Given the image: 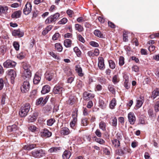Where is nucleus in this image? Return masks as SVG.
<instances>
[{"label": "nucleus", "mask_w": 159, "mask_h": 159, "mask_svg": "<svg viewBox=\"0 0 159 159\" xmlns=\"http://www.w3.org/2000/svg\"><path fill=\"white\" fill-rule=\"evenodd\" d=\"M78 37L79 39V40L82 42L84 43L85 42V40L84 38L80 35L79 34L78 35Z\"/></svg>", "instance_id": "nucleus-57"}, {"label": "nucleus", "mask_w": 159, "mask_h": 159, "mask_svg": "<svg viewBox=\"0 0 159 159\" xmlns=\"http://www.w3.org/2000/svg\"><path fill=\"white\" fill-rule=\"evenodd\" d=\"M60 16V14L58 12L56 13L53 15H52L45 20L46 24H49L55 22Z\"/></svg>", "instance_id": "nucleus-3"}, {"label": "nucleus", "mask_w": 159, "mask_h": 159, "mask_svg": "<svg viewBox=\"0 0 159 159\" xmlns=\"http://www.w3.org/2000/svg\"><path fill=\"white\" fill-rule=\"evenodd\" d=\"M41 79V74L39 73H36L33 79L34 83V84H37L40 82Z\"/></svg>", "instance_id": "nucleus-17"}, {"label": "nucleus", "mask_w": 159, "mask_h": 159, "mask_svg": "<svg viewBox=\"0 0 159 159\" xmlns=\"http://www.w3.org/2000/svg\"><path fill=\"white\" fill-rule=\"evenodd\" d=\"M6 84V83L5 81H4V80L2 78L0 79V90H2L4 87V83Z\"/></svg>", "instance_id": "nucleus-44"}, {"label": "nucleus", "mask_w": 159, "mask_h": 159, "mask_svg": "<svg viewBox=\"0 0 159 159\" xmlns=\"http://www.w3.org/2000/svg\"><path fill=\"white\" fill-rule=\"evenodd\" d=\"M67 21V19L66 18H63L58 22L59 24H64Z\"/></svg>", "instance_id": "nucleus-46"}, {"label": "nucleus", "mask_w": 159, "mask_h": 159, "mask_svg": "<svg viewBox=\"0 0 159 159\" xmlns=\"http://www.w3.org/2000/svg\"><path fill=\"white\" fill-rule=\"evenodd\" d=\"M37 93V90L36 89L33 90L30 92V97L32 98H33Z\"/></svg>", "instance_id": "nucleus-55"}, {"label": "nucleus", "mask_w": 159, "mask_h": 159, "mask_svg": "<svg viewBox=\"0 0 159 159\" xmlns=\"http://www.w3.org/2000/svg\"><path fill=\"white\" fill-rule=\"evenodd\" d=\"M71 41L70 39H66L64 41V45L66 48H69L71 47Z\"/></svg>", "instance_id": "nucleus-28"}, {"label": "nucleus", "mask_w": 159, "mask_h": 159, "mask_svg": "<svg viewBox=\"0 0 159 159\" xmlns=\"http://www.w3.org/2000/svg\"><path fill=\"white\" fill-rule=\"evenodd\" d=\"M12 35L16 37H22L24 34L23 31H21L20 29L13 30L12 32Z\"/></svg>", "instance_id": "nucleus-10"}, {"label": "nucleus", "mask_w": 159, "mask_h": 159, "mask_svg": "<svg viewBox=\"0 0 159 159\" xmlns=\"http://www.w3.org/2000/svg\"><path fill=\"white\" fill-rule=\"evenodd\" d=\"M30 88V84L29 82L25 80L23 85L21 87V91L23 93H26L29 90Z\"/></svg>", "instance_id": "nucleus-7"}, {"label": "nucleus", "mask_w": 159, "mask_h": 159, "mask_svg": "<svg viewBox=\"0 0 159 159\" xmlns=\"http://www.w3.org/2000/svg\"><path fill=\"white\" fill-rule=\"evenodd\" d=\"M28 121L29 122H34L36 120V119H35L34 116L32 115L29 116L28 117Z\"/></svg>", "instance_id": "nucleus-49"}, {"label": "nucleus", "mask_w": 159, "mask_h": 159, "mask_svg": "<svg viewBox=\"0 0 159 159\" xmlns=\"http://www.w3.org/2000/svg\"><path fill=\"white\" fill-rule=\"evenodd\" d=\"M32 156L35 158H40L45 156V151L42 149H35L31 152Z\"/></svg>", "instance_id": "nucleus-2"}, {"label": "nucleus", "mask_w": 159, "mask_h": 159, "mask_svg": "<svg viewBox=\"0 0 159 159\" xmlns=\"http://www.w3.org/2000/svg\"><path fill=\"white\" fill-rule=\"evenodd\" d=\"M96 135L98 137H101L102 136V133L99 129H97L95 132Z\"/></svg>", "instance_id": "nucleus-53"}, {"label": "nucleus", "mask_w": 159, "mask_h": 159, "mask_svg": "<svg viewBox=\"0 0 159 159\" xmlns=\"http://www.w3.org/2000/svg\"><path fill=\"white\" fill-rule=\"evenodd\" d=\"M59 150L58 148L57 147H53L49 149L48 151L51 153H53L54 152H56Z\"/></svg>", "instance_id": "nucleus-47"}, {"label": "nucleus", "mask_w": 159, "mask_h": 159, "mask_svg": "<svg viewBox=\"0 0 159 159\" xmlns=\"http://www.w3.org/2000/svg\"><path fill=\"white\" fill-rule=\"evenodd\" d=\"M93 34L96 36L101 38H104L103 34L100 31L98 30H94Z\"/></svg>", "instance_id": "nucleus-24"}, {"label": "nucleus", "mask_w": 159, "mask_h": 159, "mask_svg": "<svg viewBox=\"0 0 159 159\" xmlns=\"http://www.w3.org/2000/svg\"><path fill=\"white\" fill-rule=\"evenodd\" d=\"M139 98L140 100H138L136 106L138 108H140L142 106L143 102V97L141 96Z\"/></svg>", "instance_id": "nucleus-23"}, {"label": "nucleus", "mask_w": 159, "mask_h": 159, "mask_svg": "<svg viewBox=\"0 0 159 159\" xmlns=\"http://www.w3.org/2000/svg\"><path fill=\"white\" fill-rule=\"evenodd\" d=\"M73 12V11L70 9H68L66 11V13L70 17H72Z\"/></svg>", "instance_id": "nucleus-62"}, {"label": "nucleus", "mask_w": 159, "mask_h": 159, "mask_svg": "<svg viewBox=\"0 0 159 159\" xmlns=\"http://www.w3.org/2000/svg\"><path fill=\"white\" fill-rule=\"evenodd\" d=\"M98 66L99 69L101 70H103L105 69V64L104 59L102 57H99L98 58Z\"/></svg>", "instance_id": "nucleus-13"}, {"label": "nucleus", "mask_w": 159, "mask_h": 159, "mask_svg": "<svg viewBox=\"0 0 159 159\" xmlns=\"http://www.w3.org/2000/svg\"><path fill=\"white\" fill-rule=\"evenodd\" d=\"M148 114L151 117L155 118L156 116V113H154L152 109H150L148 111Z\"/></svg>", "instance_id": "nucleus-41"}, {"label": "nucleus", "mask_w": 159, "mask_h": 159, "mask_svg": "<svg viewBox=\"0 0 159 159\" xmlns=\"http://www.w3.org/2000/svg\"><path fill=\"white\" fill-rule=\"evenodd\" d=\"M46 80L49 81H51L52 80H55L56 76V73L51 71L49 73H46L45 74Z\"/></svg>", "instance_id": "nucleus-11"}, {"label": "nucleus", "mask_w": 159, "mask_h": 159, "mask_svg": "<svg viewBox=\"0 0 159 159\" xmlns=\"http://www.w3.org/2000/svg\"><path fill=\"white\" fill-rule=\"evenodd\" d=\"M22 77L23 79L25 80V81H28L31 77V73L30 70H24L22 74Z\"/></svg>", "instance_id": "nucleus-8"}, {"label": "nucleus", "mask_w": 159, "mask_h": 159, "mask_svg": "<svg viewBox=\"0 0 159 159\" xmlns=\"http://www.w3.org/2000/svg\"><path fill=\"white\" fill-rule=\"evenodd\" d=\"M75 28L76 30L79 32H82L83 30V28L81 25L79 24H75Z\"/></svg>", "instance_id": "nucleus-36"}, {"label": "nucleus", "mask_w": 159, "mask_h": 159, "mask_svg": "<svg viewBox=\"0 0 159 159\" xmlns=\"http://www.w3.org/2000/svg\"><path fill=\"white\" fill-rule=\"evenodd\" d=\"M21 14V11L18 10L14 12L11 15V17L13 19H16L20 17Z\"/></svg>", "instance_id": "nucleus-19"}, {"label": "nucleus", "mask_w": 159, "mask_h": 159, "mask_svg": "<svg viewBox=\"0 0 159 159\" xmlns=\"http://www.w3.org/2000/svg\"><path fill=\"white\" fill-rule=\"evenodd\" d=\"M108 25L111 28H115V25L114 23L111 22L110 21H108Z\"/></svg>", "instance_id": "nucleus-60"}, {"label": "nucleus", "mask_w": 159, "mask_h": 159, "mask_svg": "<svg viewBox=\"0 0 159 159\" xmlns=\"http://www.w3.org/2000/svg\"><path fill=\"white\" fill-rule=\"evenodd\" d=\"M71 155V152L68 150H65L62 155L64 159H69Z\"/></svg>", "instance_id": "nucleus-22"}, {"label": "nucleus", "mask_w": 159, "mask_h": 159, "mask_svg": "<svg viewBox=\"0 0 159 159\" xmlns=\"http://www.w3.org/2000/svg\"><path fill=\"white\" fill-rule=\"evenodd\" d=\"M13 46L16 51H18L19 49L20 45L19 43L16 41H14L13 43Z\"/></svg>", "instance_id": "nucleus-40"}, {"label": "nucleus", "mask_w": 159, "mask_h": 159, "mask_svg": "<svg viewBox=\"0 0 159 159\" xmlns=\"http://www.w3.org/2000/svg\"><path fill=\"white\" fill-rule=\"evenodd\" d=\"M63 90L64 88L63 87L62 85L61 84H57L54 87L52 92L53 93L55 94L60 95L62 94Z\"/></svg>", "instance_id": "nucleus-4"}, {"label": "nucleus", "mask_w": 159, "mask_h": 159, "mask_svg": "<svg viewBox=\"0 0 159 159\" xmlns=\"http://www.w3.org/2000/svg\"><path fill=\"white\" fill-rule=\"evenodd\" d=\"M125 119L123 117H120L118 118V121L121 124H123L124 123Z\"/></svg>", "instance_id": "nucleus-63"}, {"label": "nucleus", "mask_w": 159, "mask_h": 159, "mask_svg": "<svg viewBox=\"0 0 159 159\" xmlns=\"http://www.w3.org/2000/svg\"><path fill=\"white\" fill-rule=\"evenodd\" d=\"M99 104L100 107L102 109H104L106 107V105L105 103H104L103 101L102 100H100Z\"/></svg>", "instance_id": "nucleus-48"}, {"label": "nucleus", "mask_w": 159, "mask_h": 159, "mask_svg": "<svg viewBox=\"0 0 159 159\" xmlns=\"http://www.w3.org/2000/svg\"><path fill=\"white\" fill-rule=\"evenodd\" d=\"M30 105L29 103H26L22 106L19 111V115L21 117L26 116L30 110Z\"/></svg>", "instance_id": "nucleus-1"}, {"label": "nucleus", "mask_w": 159, "mask_h": 159, "mask_svg": "<svg viewBox=\"0 0 159 159\" xmlns=\"http://www.w3.org/2000/svg\"><path fill=\"white\" fill-rule=\"evenodd\" d=\"M106 123L103 121H101L99 124L100 128L102 129L103 131L106 130Z\"/></svg>", "instance_id": "nucleus-37"}, {"label": "nucleus", "mask_w": 159, "mask_h": 159, "mask_svg": "<svg viewBox=\"0 0 159 159\" xmlns=\"http://www.w3.org/2000/svg\"><path fill=\"white\" fill-rule=\"evenodd\" d=\"M55 47L56 49L58 51L61 52L62 51L63 48L62 46L60 43H57L55 44Z\"/></svg>", "instance_id": "nucleus-31"}, {"label": "nucleus", "mask_w": 159, "mask_h": 159, "mask_svg": "<svg viewBox=\"0 0 159 159\" xmlns=\"http://www.w3.org/2000/svg\"><path fill=\"white\" fill-rule=\"evenodd\" d=\"M51 87L48 85L44 86L42 88L41 93L42 94H45L49 92L50 90Z\"/></svg>", "instance_id": "nucleus-18"}, {"label": "nucleus", "mask_w": 159, "mask_h": 159, "mask_svg": "<svg viewBox=\"0 0 159 159\" xmlns=\"http://www.w3.org/2000/svg\"><path fill=\"white\" fill-rule=\"evenodd\" d=\"M124 58L123 56H120L119 59V65L120 66H122L124 64Z\"/></svg>", "instance_id": "nucleus-42"}, {"label": "nucleus", "mask_w": 159, "mask_h": 159, "mask_svg": "<svg viewBox=\"0 0 159 159\" xmlns=\"http://www.w3.org/2000/svg\"><path fill=\"white\" fill-rule=\"evenodd\" d=\"M131 59L134 61L136 63H138L139 62V59L135 56H132L131 57Z\"/></svg>", "instance_id": "nucleus-59"}, {"label": "nucleus", "mask_w": 159, "mask_h": 159, "mask_svg": "<svg viewBox=\"0 0 159 159\" xmlns=\"http://www.w3.org/2000/svg\"><path fill=\"white\" fill-rule=\"evenodd\" d=\"M16 63L15 61L10 60H7L3 63V66L4 68H13L16 65Z\"/></svg>", "instance_id": "nucleus-6"}, {"label": "nucleus", "mask_w": 159, "mask_h": 159, "mask_svg": "<svg viewBox=\"0 0 159 159\" xmlns=\"http://www.w3.org/2000/svg\"><path fill=\"white\" fill-rule=\"evenodd\" d=\"M8 71V75L10 78L11 83L12 84H14L15 79L16 76V73L13 69H10Z\"/></svg>", "instance_id": "nucleus-5"}, {"label": "nucleus", "mask_w": 159, "mask_h": 159, "mask_svg": "<svg viewBox=\"0 0 159 159\" xmlns=\"http://www.w3.org/2000/svg\"><path fill=\"white\" fill-rule=\"evenodd\" d=\"M43 100V98L41 97L38 99H37L36 102V104L37 105H39L40 104L41 105L42 102V101Z\"/></svg>", "instance_id": "nucleus-51"}, {"label": "nucleus", "mask_w": 159, "mask_h": 159, "mask_svg": "<svg viewBox=\"0 0 159 159\" xmlns=\"http://www.w3.org/2000/svg\"><path fill=\"white\" fill-rule=\"evenodd\" d=\"M133 70L135 72H138L139 70V68L138 66H134L132 67Z\"/></svg>", "instance_id": "nucleus-64"}, {"label": "nucleus", "mask_w": 159, "mask_h": 159, "mask_svg": "<svg viewBox=\"0 0 159 159\" xmlns=\"http://www.w3.org/2000/svg\"><path fill=\"white\" fill-rule=\"evenodd\" d=\"M36 147L35 144H31L25 145L23 147L24 150L30 151Z\"/></svg>", "instance_id": "nucleus-21"}, {"label": "nucleus", "mask_w": 159, "mask_h": 159, "mask_svg": "<svg viewBox=\"0 0 159 159\" xmlns=\"http://www.w3.org/2000/svg\"><path fill=\"white\" fill-rule=\"evenodd\" d=\"M112 125L114 127H116L117 125V119L116 117L113 118L112 119Z\"/></svg>", "instance_id": "nucleus-45"}, {"label": "nucleus", "mask_w": 159, "mask_h": 159, "mask_svg": "<svg viewBox=\"0 0 159 159\" xmlns=\"http://www.w3.org/2000/svg\"><path fill=\"white\" fill-rule=\"evenodd\" d=\"M92 138L94 139L95 141L101 144H103L105 143L104 140L99 138H98L96 136H94Z\"/></svg>", "instance_id": "nucleus-27"}, {"label": "nucleus", "mask_w": 159, "mask_h": 159, "mask_svg": "<svg viewBox=\"0 0 159 159\" xmlns=\"http://www.w3.org/2000/svg\"><path fill=\"white\" fill-rule=\"evenodd\" d=\"M49 54L52 57L58 60L59 59V57H58L57 55L53 52H51Z\"/></svg>", "instance_id": "nucleus-56"}, {"label": "nucleus", "mask_w": 159, "mask_h": 159, "mask_svg": "<svg viewBox=\"0 0 159 159\" xmlns=\"http://www.w3.org/2000/svg\"><path fill=\"white\" fill-rule=\"evenodd\" d=\"M89 44L90 45L93 47H98L99 46V44L94 41H91L90 42Z\"/></svg>", "instance_id": "nucleus-50"}, {"label": "nucleus", "mask_w": 159, "mask_h": 159, "mask_svg": "<svg viewBox=\"0 0 159 159\" xmlns=\"http://www.w3.org/2000/svg\"><path fill=\"white\" fill-rule=\"evenodd\" d=\"M119 81L118 75H116L113 76L112 79V82L114 84H116Z\"/></svg>", "instance_id": "nucleus-32"}, {"label": "nucleus", "mask_w": 159, "mask_h": 159, "mask_svg": "<svg viewBox=\"0 0 159 159\" xmlns=\"http://www.w3.org/2000/svg\"><path fill=\"white\" fill-rule=\"evenodd\" d=\"M8 10V7L7 6L4 7L0 6V14L6 13Z\"/></svg>", "instance_id": "nucleus-30"}, {"label": "nucleus", "mask_w": 159, "mask_h": 159, "mask_svg": "<svg viewBox=\"0 0 159 159\" xmlns=\"http://www.w3.org/2000/svg\"><path fill=\"white\" fill-rule=\"evenodd\" d=\"M55 122V120L54 118H51L47 120V123L48 125L52 126Z\"/></svg>", "instance_id": "nucleus-35"}, {"label": "nucleus", "mask_w": 159, "mask_h": 159, "mask_svg": "<svg viewBox=\"0 0 159 159\" xmlns=\"http://www.w3.org/2000/svg\"><path fill=\"white\" fill-rule=\"evenodd\" d=\"M159 89L156 88L155 89L152 93L151 95L149 98L153 101L159 95Z\"/></svg>", "instance_id": "nucleus-12"}, {"label": "nucleus", "mask_w": 159, "mask_h": 159, "mask_svg": "<svg viewBox=\"0 0 159 159\" xmlns=\"http://www.w3.org/2000/svg\"><path fill=\"white\" fill-rule=\"evenodd\" d=\"M75 70L78 73L79 76L82 77L83 75V74L82 73V70L79 65H76L75 66Z\"/></svg>", "instance_id": "nucleus-25"}, {"label": "nucleus", "mask_w": 159, "mask_h": 159, "mask_svg": "<svg viewBox=\"0 0 159 159\" xmlns=\"http://www.w3.org/2000/svg\"><path fill=\"white\" fill-rule=\"evenodd\" d=\"M109 66L112 69H114L116 67L114 62L112 60H109L108 61Z\"/></svg>", "instance_id": "nucleus-39"}, {"label": "nucleus", "mask_w": 159, "mask_h": 159, "mask_svg": "<svg viewBox=\"0 0 159 159\" xmlns=\"http://www.w3.org/2000/svg\"><path fill=\"white\" fill-rule=\"evenodd\" d=\"M7 129L9 132H16L18 129V127L16 125H13L7 127Z\"/></svg>", "instance_id": "nucleus-20"}, {"label": "nucleus", "mask_w": 159, "mask_h": 159, "mask_svg": "<svg viewBox=\"0 0 159 159\" xmlns=\"http://www.w3.org/2000/svg\"><path fill=\"white\" fill-rule=\"evenodd\" d=\"M41 135L42 137L49 138L52 135V133L48 130L44 129L40 132Z\"/></svg>", "instance_id": "nucleus-14"}, {"label": "nucleus", "mask_w": 159, "mask_h": 159, "mask_svg": "<svg viewBox=\"0 0 159 159\" xmlns=\"http://www.w3.org/2000/svg\"><path fill=\"white\" fill-rule=\"evenodd\" d=\"M77 121V119L75 118H74L73 120H72L70 123V125L71 127H74L75 125V124L76 121Z\"/></svg>", "instance_id": "nucleus-54"}, {"label": "nucleus", "mask_w": 159, "mask_h": 159, "mask_svg": "<svg viewBox=\"0 0 159 159\" xmlns=\"http://www.w3.org/2000/svg\"><path fill=\"white\" fill-rule=\"evenodd\" d=\"M69 130L67 127H64L62 128L61 131V134L63 135H68L69 134Z\"/></svg>", "instance_id": "nucleus-26"}, {"label": "nucleus", "mask_w": 159, "mask_h": 159, "mask_svg": "<svg viewBox=\"0 0 159 159\" xmlns=\"http://www.w3.org/2000/svg\"><path fill=\"white\" fill-rule=\"evenodd\" d=\"M60 36V34L58 33H56L52 37V39L54 40H57L58 37Z\"/></svg>", "instance_id": "nucleus-52"}, {"label": "nucleus", "mask_w": 159, "mask_h": 159, "mask_svg": "<svg viewBox=\"0 0 159 159\" xmlns=\"http://www.w3.org/2000/svg\"><path fill=\"white\" fill-rule=\"evenodd\" d=\"M73 50L78 57H80L81 56L82 54L81 52L78 47H75L74 48Z\"/></svg>", "instance_id": "nucleus-29"}, {"label": "nucleus", "mask_w": 159, "mask_h": 159, "mask_svg": "<svg viewBox=\"0 0 159 159\" xmlns=\"http://www.w3.org/2000/svg\"><path fill=\"white\" fill-rule=\"evenodd\" d=\"M83 98L85 100H89L94 97V95L89 93L85 92L83 94Z\"/></svg>", "instance_id": "nucleus-16"}, {"label": "nucleus", "mask_w": 159, "mask_h": 159, "mask_svg": "<svg viewBox=\"0 0 159 159\" xmlns=\"http://www.w3.org/2000/svg\"><path fill=\"white\" fill-rule=\"evenodd\" d=\"M93 106V102L92 101H90L88 102L87 105V107L88 108H90L91 107Z\"/></svg>", "instance_id": "nucleus-61"}, {"label": "nucleus", "mask_w": 159, "mask_h": 159, "mask_svg": "<svg viewBox=\"0 0 159 159\" xmlns=\"http://www.w3.org/2000/svg\"><path fill=\"white\" fill-rule=\"evenodd\" d=\"M129 122L132 125L134 124L135 121V117L134 114L132 112H129L128 115Z\"/></svg>", "instance_id": "nucleus-15"}, {"label": "nucleus", "mask_w": 159, "mask_h": 159, "mask_svg": "<svg viewBox=\"0 0 159 159\" xmlns=\"http://www.w3.org/2000/svg\"><path fill=\"white\" fill-rule=\"evenodd\" d=\"M29 128V130L31 131L32 132L35 131L36 130V127L34 125H32L30 126Z\"/></svg>", "instance_id": "nucleus-58"}, {"label": "nucleus", "mask_w": 159, "mask_h": 159, "mask_svg": "<svg viewBox=\"0 0 159 159\" xmlns=\"http://www.w3.org/2000/svg\"><path fill=\"white\" fill-rule=\"evenodd\" d=\"M116 105V101L115 98H113L110 103L111 108L113 109Z\"/></svg>", "instance_id": "nucleus-38"}, {"label": "nucleus", "mask_w": 159, "mask_h": 159, "mask_svg": "<svg viewBox=\"0 0 159 159\" xmlns=\"http://www.w3.org/2000/svg\"><path fill=\"white\" fill-rule=\"evenodd\" d=\"M111 142L114 146L119 147L120 146V143L119 140L117 139H114V140H111Z\"/></svg>", "instance_id": "nucleus-33"}, {"label": "nucleus", "mask_w": 159, "mask_h": 159, "mask_svg": "<svg viewBox=\"0 0 159 159\" xmlns=\"http://www.w3.org/2000/svg\"><path fill=\"white\" fill-rule=\"evenodd\" d=\"M108 89L109 91L112 94H115V91L114 88V86L112 84H109L108 86Z\"/></svg>", "instance_id": "nucleus-34"}, {"label": "nucleus", "mask_w": 159, "mask_h": 159, "mask_svg": "<svg viewBox=\"0 0 159 159\" xmlns=\"http://www.w3.org/2000/svg\"><path fill=\"white\" fill-rule=\"evenodd\" d=\"M32 7L31 3L29 2H27L23 9V13L25 15H27L31 12L32 10Z\"/></svg>", "instance_id": "nucleus-9"}, {"label": "nucleus", "mask_w": 159, "mask_h": 159, "mask_svg": "<svg viewBox=\"0 0 159 159\" xmlns=\"http://www.w3.org/2000/svg\"><path fill=\"white\" fill-rule=\"evenodd\" d=\"M154 111L156 112L159 111V101H157L155 105Z\"/></svg>", "instance_id": "nucleus-43"}]
</instances>
